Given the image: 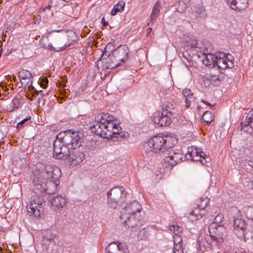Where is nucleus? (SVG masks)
<instances>
[{
  "label": "nucleus",
  "instance_id": "obj_1",
  "mask_svg": "<svg viewBox=\"0 0 253 253\" xmlns=\"http://www.w3.org/2000/svg\"><path fill=\"white\" fill-rule=\"evenodd\" d=\"M33 183L35 189L40 193L45 192L50 195L55 193L59 184L60 170L57 167L43 166L33 171Z\"/></svg>",
  "mask_w": 253,
  "mask_h": 253
},
{
  "label": "nucleus",
  "instance_id": "obj_2",
  "mask_svg": "<svg viewBox=\"0 0 253 253\" xmlns=\"http://www.w3.org/2000/svg\"><path fill=\"white\" fill-rule=\"evenodd\" d=\"M60 140H54L53 145V157L56 159L68 160L70 165L78 166L84 160L85 155L83 151L78 148L69 149L68 147H61Z\"/></svg>",
  "mask_w": 253,
  "mask_h": 253
},
{
  "label": "nucleus",
  "instance_id": "obj_3",
  "mask_svg": "<svg viewBox=\"0 0 253 253\" xmlns=\"http://www.w3.org/2000/svg\"><path fill=\"white\" fill-rule=\"evenodd\" d=\"M177 142V140L175 136L159 134L153 136L144 144V146L148 151L164 154L168 149L172 148Z\"/></svg>",
  "mask_w": 253,
  "mask_h": 253
},
{
  "label": "nucleus",
  "instance_id": "obj_4",
  "mask_svg": "<svg viewBox=\"0 0 253 253\" xmlns=\"http://www.w3.org/2000/svg\"><path fill=\"white\" fill-rule=\"evenodd\" d=\"M142 210L141 205L136 201L127 204L121 212L120 217L121 219H124L125 227L126 229H130L131 231H136L138 229V225L132 224L134 218H131V216L136 214L137 212L139 213Z\"/></svg>",
  "mask_w": 253,
  "mask_h": 253
},
{
  "label": "nucleus",
  "instance_id": "obj_5",
  "mask_svg": "<svg viewBox=\"0 0 253 253\" xmlns=\"http://www.w3.org/2000/svg\"><path fill=\"white\" fill-rule=\"evenodd\" d=\"M60 135V134L57 135L55 140H60L62 143L61 147H68L69 149L80 148L83 142L84 134L80 131L69 129L66 131L65 136L61 137Z\"/></svg>",
  "mask_w": 253,
  "mask_h": 253
},
{
  "label": "nucleus",
  "instance_id": "obj_6",
  "mask_svg": "<svg viewBox=\"0 0 253 253\" xmlns=\"http://www.w3.org/2000/svg\"><path fill=\"white\" fill-rule=\"evenodd\" d=\"M210 203L207 197H201L195 201L193 209L185 213V216L191 221L201 218L207 213L206 208Z\"/></svg>",
  "mask_w": 253,
  "mask_h": 253
},
{
  "label": "nucleus",
  "instance_id": "obj_7",
  "mask_svg": "<svg viewBox=\"0 0 253 253\" xmlns=\"http://www.w3.org/2000/svg\"><path fill=\"white\" fill-rule=\"evenodd\" d=\"M127 195L125 188L123 186L116 187L111 189L107 193L109 206L115 209L118 206L119 201L124 200Z\"/></svg>",
  "mask_w": 253,
  "mask_h": 253
},
{
  "label": "nucleus",
  "instance_id": "obj_8",
  "mask_svg": "<svg viewBox=\"0 0 253 253\" xmlns=\"http://www.w3.org/2000/svg\"><path fill=\"white\" fill-rule=\"evenodd\" d=\"M210 237L214 243V245H218L222 243L224 241V238L226 235V229L225 227L218 224L212 223L209 228Z\"/></svg>",
  "mask_w": 253,
  "mask_h": 253
},
{
  "label": "nucleus",
  "instance_id": "obj_9",
  "mask_svg": "<svg viewBox=\"0 0 253 253\" xmlns=\"http://www.w3.org/2000/svg\"><path fill=\"white\" fill-rule=\"evenodd\" d=\"M42 194H43L40 192V194L33 196L32 201L27 207L30 215H33L36 217L40 215L41 206L44 202Z\"/></svg>",
  "mask_w": 253,
  "mask_h": 253
},
{
  "label": "nucleus",
  "instance_id": "obj_10",
  "mask_svg": "<svg viewBox=\"0 0 253 253\" xmlns=\"http://www.w3.org/2000/svg\"><path fill=\"white\" fill-rule=\"evenodd\" d=\"M106 53V51H105V52L102 54L100 60L97 61V66L98 67L100 62L102 64L103 68L109 69L115 68L121 65L114 56L112 52L108 55H107Z\"/></svg>",
  "mask_w": 253,
  "mask_h": 253
},
{
  "label": "nucleus",
  "instance_id": "obj_11",
  "mask_svg": "<svg viewBox=\"0 0 253 253\" xmlns=\"http://www.w3.org/2000/svg\"><path fill=\"white\" fill-rule=\"evenodd\" d=\"M206 154L202 151L201 148L194 146L188 148L187 153L185 154V157L188 160L194 161H200L203 164L207 163Z\"/></svg>",
  "mask_w": 253,
  "mask_h": 253
},
{
  "label": "nucleus",
  "instance_id": "obj_12",
  "mask_svg": "<svg viewBox=\"0 0 253 253\" xmlns=\"http://www.w3.org/2000/svg\"><path fill=\"white\" fill-rule=\"evenodd\" d=\"M183 154L180 150H173L172 148L164 154L165 162L169 163L170 166H173L181 162L183 158Z\"/></svg>",
  "mask_w": 253,
  "mask_h": 253
},
{
  "label": "nucleus",
  "instance_id": "obj_13",
  "mask_svg": "<svg viewBox=\"0 0 253 253\" xmlns=\"http://www.w3.org/2000/svg\"><path fill=\"white\" fill-rule=\"evenodd\" d=\"M112 52L121 65L128 60L129 49L126 45H120Z\"/></svg>",
  "mask_w": 253,
  "mask_h": 253
},
{
  "label": "nucleus",
  "instance_id": "obj_14",
  "mask_svg": "<svg viewBox=\"0 0 253 253\" xmlns=\"http://www.w3.org/2000/svg\"><path fill=\"white\" fill-rule=\"evenodd\" d=\"M72 38H74V39L72 40L71 41H69L68 42H66L64 43V42H62L61 44H55V46L56 47H53L52 45L50 44H46L44 43H42V41H40V44L41 47L44 48L49 51H54L58 52L61 51L62 49H65L67 47H70L71 45H73L75 44L76 42V39H77V36L75 33H73L71 36Z\"/></svg>",
  "mask_w": 253,
  "mask_h": 253
},
{
  "label": "nucleus",
  "instance_id": "obj_15",
  "mask_svg": "<svg viewBox=\"0 0 253 253\" xmlns=\"http://www.w3.org/2000/svg\"><path fill=\"white\" fill-rule=\"evenodd\" d=\"M127 245L125 243H111L106 248V253H128Z\"/></svg>",
  "mask_w": 253,
  "mask_h": 253
},
{
  "label": "nucleus",
  "instance_id": "obj_16",
  "mask_svg": "<svg viewBox=\"0 0 253 253\" xmlns=\"http://www.w3.org/2000/svg\"><path fill=\"white\" fill-rule=\"evenodd\" d=\"M165 112H158L154 116V123L159 126H168L171 123V119Z\"/></svg>",
  "mask_w": 253,
  "mask_h": 253
},
{
  "label": "nucleus",
  "instance_id": "obj_17",
  "mask_svg": "<svg viewBox=\"0 0 253 253\" xmlns=\"http://www.w3.org/2000/svg\"><path fill=\"white\" fill-rule=\"evenodd\" d=\"M216 57L217 58L216 59L215 67H217L218 68L225 69L234 67L233 62H227L225 53L222 52H218L216 53Z\"/></svg>",
  "mask_w": 253,
  "mask_h": 253
},
{
  "label": "nucleus",
  "instance_id": "obj_18",
  "mask_svg": "<svg viewBox=\"0 0 253 253\" xmlns=\"http://www.w3.org/2000/svg\"><path fill=\"white\" fill-rule=\"evenodd\" d=\"M50 202L51 204V208L54 210H58L63 208L67 203L66 198L61 195H58L53 197Z\"/></svg>",
  "mask_w": 253,
  "mask_h": 253
},
{
  "label": "nucleus",
  "instance_id": "obj_19",
  "mask_svg": "<svg viewBox=\"0 0 253 253\" xmlns=\"http://www.w3.org/2000/svg\"><path fill=\"white\" fill-rule=\"evenodd\" d=\"M241 130L249 134L253 132V112L248 115L245 121L241 122Z\"/></svg>",
  "mask_w": 253,
  "mask_h": 253
},
{
  "label": "nucleus",
  "instance_id": "obj_20",
  "mask_svg": "<svg viewBox=\"0 0 253 253\" xmlns=\"http://www.w3.org/2000/svg\"><path fill=\"white\" fill-rule=\"evenodd\" d=\"M18 77L20 80L24 81L22 82V84H25L28 85L30 83V85L29 86V89L34 88L32 85L33 76L31 72L26 70H22L19 72Z\"/></svg>",
  "mask_w": 253,
  "mask_h": 253
},
{
  "label": "nucleus",
  "instance_id": "obj_21",
  "mask_svg": "<svg viewBox=\"0 0 253 253\" xmlns=\"http://www.w3.org/2000/svg\"><path fill=\"white\" fill-rule=\"evenodd\" d=\"M217 58L216 54L215 55L211 53H204L203 55L202 62L207 66L215 67Z\"/></svg>",
  "mask_w": 253,
  "mask_h": 253
},
{
  "label": "nucleus",
  "instance_id": "obj_22",
  "mask_svg": "<svg viewBox=\"0 0 253 253\" xmlns=\"http://www.w3.org/2000/svg\"><path fill=\"white\" fill-rule=\"evenodd\" d=\"M233 222L235 233L237 234L239 233L240 235L244 234V230L246 229L244 220L238 217L233 219Z\"/></svg>",
  "mask_w": 253,
  "mask_h": 253
},
{
  "label": "nucleus",
  "instance_id": "obj_23",
  "mask_svg": "<svg viewBox=\"0 0 253 253\" xmlns=\"http://www.w3.org/2000/svg\"><path fill=\"white\" fill-rule=\"evenodd\" d=\"M198 249L202 252H204L208 248H210L212 246V242H210L209 237H201L198 241Z\"/></svg>",
  "mask_w": 253,
  "mask_h": 253
},
{
  "label": "nucleus",
  "instance_id": "obj_24",
  "mask_svg": "<svg viewBox=\"0 0 253 253\" xmlns=\"http://www.w3.org/2000/svg\"><path fill=\"white\" fill-rule=\"evenodd\" d=\"M248 5V0H235L230 7L236 11H240L245 9Z\"/></svg>",
  "mask_w": 253,
  "mask_h": 253
},
{
  "label": "nucleus",
  "instance_id": "obj_25",
  "mask_svg": "<svg viewBox=\"0 0 253 253\" xmlns=\"http://www.w3.org/2000/svg\"><path fill=\"white\" fill-rule=\"evenodd\" d=\"M116 126L115 122H109L104 124L103 128V138H110L112 137V131L113 127Z\"/></svg>",
  "mask_w": 253,
  "mask_h": 253
},
{
  "label": "nucleus",
  "instance_id": "obj_26",
  "mask_svg": "<svg viewBox=\"0 0 253 253\" xmlns=\"http://www.w3.org/2000/svg\"><path fill=\"white\" fill-rule=\"evenodd\" d=\"M112 137H117L118 139L121 140L120 139L123 138H126L129 136V134L127 132L122 131V128L120 127L116 123V126L113 127L112 131Z\"/></svg>",
  "mask_w": 253,
  "mask_h": 253
},
{
  "label": "nucleus",
  "instance_id": "obj_27",
  "mask_svg": "<svg viewBox=\"0 0 253 253\" xmlns=\"http://www.w3.org/2000/svg\"><path fill=\"white\" fill-rule=\"evenodd\" d=\"M104 127V124L95 121L94 125L90 126V130L93 133L102 137Z\"/></svg>",
  "mask_w": 253,
  "mask_h": 253
},
{
  "label": "nucleus",
  "instance_id": "obj_28",
  "mask_svg": "<svg viewBox=\"0 0 253 253\" xmlns=\"http://www.w3.org/2000/svg\"><path fill=\"white\" fill-rule=\"evenodd\" d=\"M160 5L159 2H156L154 4L152 13L150 15V22L153 24L156 21L160 11Z\"/></svg>",
  "mask_w": 253,
  "mask_h": 253
},
{
  "label": "nucleus",
  "instance_id": "obj_29",
  "mask_svg": "<svg viewBox=\"0 0 253 253\" xmlns=\"http://www.w3.org/2000/svg\"><path fill=\"white\" fill-rule=\"evenodd\" d=\"M163 112H166L165 113L171 119L176 118L178 115V111L169 106H166L165 108L163 110Z\"/></svg>",
  "mask_w": 253,
  "mask_h": 253
},
{
  "label": "nucleus",
  "instance_id": "obj_30",
  "mask_svg": "<svg viewBox=\"0 0 253 253\" xmlns=\"http://www.w3.org/2000/svg\"><path fill=\"white\" fill-rule=\"evenodd\" d=\"M150 227H147L139 230L137 238L139 240H146L150 235Z\"/></svg>",
  "mask_w": 253,
  "mask_h": 253
},
{
  "label": "nucleus",
  "instance_id": "obj_31",
  "mask_svg": "<svg viewBox=\"0 0 253 253\" xmlns=\"http://www.w3.org/2000/svg\"><path fill=\"white\" fill-rule=\"evenodd\" d=\"M228 215L229 217L233 219L238 218L240 215V211L236 207H232L228 211Z\"/></svg>",
  "mask_w": 253,
  "mask_h": 253
},
{
  "label": "nucleus",
  "instance_id": "obj_32",
  "mask_svg": "<svg viewBox=\"0 0 253 253\" xmlns=\"http://www.w3.org/2000/svg\"><path fill=\"white\" fill-rule=\"evenodd\" d=\"M125 2L124 1H120L117 4L114 6L111 11L113 15H115L118 12H122L124 10Z\"/></svg>",
  "mask_w": 253,
  "mask_h": 253
},
{
  "label": "nucleus",
  "instance_id": "obj_33",
  "mask_svg": "<svg viewBox=\"0 0 253 253\" xmlns=\"http://www.w3.org/2000/svg\"><path fill=\"white\" fill-rule=\"evenodd\" d=\"M20 105V99L18 98H14L13 99L9 106H7V110L10 112H12L14 110L18 109Z\"/></svg>",
  "mask_w": 253,
  "mask_h": 253
},
{
  "label": "nucleus",
  "instance_id": "obj_34",
  "mask_svg": "<svg viewBox=\"0 0 253 253\" xmlns=\"http://www.w3.org/2000/svg\"><path fill=\"white\" fill-rule=\"evenodd\" d=\"M174 247L173 252L183 250L181 245L182 239L180 236H173Z\"/></svg>",
  "mask_w": 253,
  "mask_h": 253
},
{
  "label": "nucleus",
  "instance_id": "obj_35",
  "mask_svg": "<svg viewBox=\"0 0 253 253\" xmlns=\"http://www.w3.org/2000/svg\"><path fill=\"white\" fill-rule=\"evenodd\" d=\"M213 116L212 113L209 111H206L202 116V120L206 123L207 125H210L213 121Z\"/></svg>",
  "mask_w": 253,
  "mask_h": 253
},
{
  "label": "nucleus",
  "instance_id": "obj_36",
  "mask_svg": "<svg viewBox=\"0 0 253 253\" xmlns=\"http://www.w3.org/2000/svg\"><path fill=\"white\" fill-rule=\"evenodd\" d=\"M189 3L182 0H179L178 3L177 10L180 12H184L188 7Z\"/></svg>",
  "mask_w": 253,
  "mask_h": 253
},
{
  "label": "nucleus",
  "instance_id": "obj_37",
  "mask_svg": "<svg viewBox=\"0 0 253 253\" xmlns=\"http://www.w3.org/2000/svg\"><path fill=\"white\" fill-rule=\"evenodd\" d=\"M107 114L102 113L101 114L98 115L95 117V121L100 123L102 124H107L106 121L107 120Z\"/></svg>",
  "mask_w": 253,
  "mask_h": 253
},
{
  "label": "nucleus",
  "instance_id": "obj_38",
  "mask_svg": "<svg viewBox=\"0 0 253 253\" xmlns=\"http://www.w3.org/2000/svg\"><path fill=\"white\" fill-rule=\"evenodd\" d=\"M169 230L171 232L174 233V236H180L182 232V228L178 226L177 224L171 225L169 227Z\"/></svg>",
  "mask_w": 253,
  "mask_h": 253
},
{
  "label": "nucleus",
  "instance_id": "obj_39",
  "mask_svg": "<svg viewBox=\"0 0 253 253\" xmlns=\"http://www.w3.org/2000/svg\"><path fill=\"white\" fill-rule=\"evenodd\" d=\"M244 211L247 217L253 221V208L251 206L244 207Z\"/></svg>",
  "mask_w": 253,
  "mask_h": 253
},
{
  "label": "nucleus",
  "instance_id": "obj_40",
  "mask_svg": "<svg viewBox=\"0 0 253 253\" xmlns=\"http://www.w3.org/2000/svg\"><path fill=\"white\" fill-rule=\"evenodd\" d=\"M54 236L51 233V231L50 230H46L45 231V234L44 235L43 239L44 241L46 240V241L51 242L54 240Z\"/></svg>",
  "mask_w": 253,
  "mask_h": 253
},
{
  "label": "nucleus",
  "instance_id": "obj_41",
  "mask_svg": "<svg viewBox=\"0 0 253 253\" xmlns=\"http://www.w3.org/2000/svg\"><path fill=\"white\" fill-rule=\"evenodd\" d=\"M195 8L193 11L195 12L198 16L200 17L204 16L205 10L203 6L200 5L198 8L195 7Z\"/></svg>",
  "mask_w": 253,
  "mask_h": 253
},
{
  "label": "nucleus",
  "instance_id": "obj_42",
  "mask_svg": "<svg viewBox=\"0 0 253 253\" xmlns=\"http://www.w3.org/2000/svg\"><path fill=\"white\" fill-rule=\"evenodd\" d=\"M224 215L222 213H219L214 218V222L217 224H220L223 220Z\"/></svg>",
  "mask_w": 253,
  "mask_h": 253
},
{
  "label": "nucleus",
  "instance_id": "obj_43",
  "mask_svg": "<svg viewBox=\"0 0 253 253\" xmlns=\"http://www.w3.org/2000/svg\"><path fill=\"white\" fill-rule=\"evenodd\" d=\"M195 97L194 96H191V97L185 98V107L189 108L192 102L195 101Z\"/></svg>",
  "mask_w": 253,
  "mask_h": 253
},
{
  "label": "nucleus",
  "instance_id": "obj_44",
  "mask_svg": "<svg viewBox=\"0 0 253 253\" xmlns=\"http://www.w3.org/2000/svg\"><path fill=\"white\" fill-rule=\"evenodd\" d=\"M182 94L185 98L191 97V96H194L193 93L189 88L184 89L182 91Z\"/></svg>",
  "mask_w": 253,
  "mask_h": 253
},
{
  "label": "nucleus",
  "instance_id": "obj_45",
  "mask_svg": "<svg viewBox=\"0 0 253 253\" xmlns=\"http://www.w3.org/2000/svg\"><path fill=\"white\" fill-rule=\"evenodd\" d=\"M197 44V41L195 39H190L189 41L187 42V45L188 46L192 47H196Z\"/></svg>",
  "mask_w": 253,
  "mask_h": 253
},
{
  "label": "nucleus",
  "instance_id": "obj_46",
  "mask_svg": "<svg viewBox=\"0 0 253 253\" xmlns=\"http://www.w3.org/2000/svg\"><path fill=\"white\" fill-rule=\"evenodd\" d=\"M39 176V183H41L42 181H43L44 182H46L47 180H48V179L46 178V174L44 175H42V174H40Z\"/></svg>",
  "mask_w": 253,
  "mask_h": 253
},
{
  "label": "nucleus",
  "instance_id": "obj_47",
  "mask_svg": "<svg viewBox=\"0 0 253 253\" xmlns=\"http://www.w3.org/2000/svg\"><path fill=\"white\" fill-rule=\"evenodd\" d=\"M48 84V81L47 78H43L42 79V85L43 88H45L47 87Z\"/></svg>",
  "mask_w": 253,
  "mask_h": 253
},
{
  "label": "nucleus",
  "instance_id": "obj_48",
  "mask_svg": "<svg viewBox=\"0 0 253 253\" xmlns=\"http://www.w3.org/2000/svg\"><path fill=\"white\" fill-rule=\"evenodd\" d=\"M31 119V116L27 117L26 118L24 119V120H22L20 122L18 123L17 124L18 127L20 125H22L24 124L26 122L30 120Z\"/></svg>",
  "mask_w": 253,
  "mask_h": 253
},
{
  "label": "nucleus",
  "instance_id": "obj_49",
  "mask_svg": "<svg viewBox=\"0 0 253 253\" xmlns=\"http://www.w3.org/2000/svg\"><path fill=\"white\" fill-rule=\"evenodd\" d=\"M107 120L106 121L107 123L115 122L114 117L113 116L109 115L107 114Z\"/></svg>",
  "mask_w": 253,
  "mask_h": 253
},
{
  "label": "nucleus",
  "instance_id": "obj_50",
  "mask_svg": "<svg viewBox=\"0 0 253 253\" xmlns=\"http://www.w3.org/2000/svg\"><path fill=\"white\" fill-rule=\"evenodd\" d=\"M226 58H227V61L228 62H233V61L234 60V57L232 56L231 54L226 55Z\"/></svg>",
  "mask_w": 253,
  "mask_h": 253
},
{
  "label": "nucleus",
  "instance_id": "obj_51",
  "mask_svg": "<svg viewBox=\"0 0 253 253\" xmlns=\"http://www.w3.org/2000/svg\"><path fill=\"white\" fill-rule=\"evenodd\" d=\"M51 6H52L51 4H48V5H47L45 7H42L41 9V10H42L43 11H44L46 9H49L51 7Z\"/></svg>",
  "mask_w": 253,
  "mask_h": 253
},
{
  "label": "nucleus",
  "instance_id": "obj_52",
  "mask_svg": "<svg viewBox=\"0 0 253 253\" xmlns=\"http://www.w3.org/2000/svg\"><path fill=\"white\" fill-rule=\"evenodd\" d=\"M235 0H226L227 4L230 7V5H232V3L235 2Z\"/></svg>",
  "mask_w": 253,
  "mask_h": 253
},
{
  "label": "nucleus",
  "instance_id": "obj_53",
  "mask_svg": "<svg viewBox=\"0 0 253 253\" xmlns=\"http://www.w3.org/2000/svg\"><path fill=\"white\" fill-rule=\"evenodd\" d=\"M26 96L30 100H33V98L34 96V95H32L31 96H30L29 94H26Z\"/></svg>",
  "mask_w": 253,
  "mask_h": 253
},
{
  "label": "nucleus",
  "instance_id": "obj_54",
  "mask_svg": "<svg viewBox=\"0 0 253 253\" xmlns=\"http://www.w3.org/2000/svg\"><path fill=\"white\" fill-rule=\"evenodd\" d=\"M202 102L204 103L205 104H206L207 105H209V106H213L212 105H211L210 103H209L208 102H207L206 101H205L204 100H202Z\"/></svg>",
  "mask_w": 253,
  "mask_h": 253
},
{
  "label": "nucleus",
  "instance_id": "obj_55",
  "mask_svg": "<svg viewBox=\"0 0 253 253\" xmlns=\"http://www.w3.org/2000/svg\"><path fill=\"white\" fill-rule=\"evenodd\" d=\"M101 22L102 23H103V25L104 26H105L107 25V23L105 22V18L104 17H103L101 19Z\"/></svg>",
  "mask_w": 253,
  "mask_h": 253
},
{
  "label": "nucleus",
  "instance_id": "obj_56",
  "mask_svg": "<svg viewBox=\"0 0 253 253\" xmlns=\"http://www.w3.org/2000/svg\"><path fill=\"white\" fill-rule=\"evenodd\" d=\"M248 163L249 166L253 168V161H250Z\"/></svg>",
  "mask_w": 253,
  "mask_h": 253
},
{
  "label": "nucleus",
  "instance_id": "obj_57",
  "mask_svg": "<svg viewBox=\"0 0 253 253\" xmlns=\"http://www.w3.org/2000/svg\"><path fill=\"white\" fill-rule=\"evenodd\" d=\"M173 253H184L183 250L177 251H174Z\"/></svg>",
  "mask_w": 253,
  "mask_h": 253
},
{
  "label": "nucleus",
  "instance_id": "obj_58",
  "mask_svg": "<svg viewBox=\"0 0 253 253\" xmlns=\"http://www.w3.org/2000/svg\"><path fill=\"white\" fill-rule=\"evenodd\" d=\"M112 46V45L111 44L109 43V44H107V45L106 46V47L105 48V50H106L107 49V48H108L109 46Z\"/></svg>",
  "mask_w": 253,
  "mask_h": 253
},
{
  "label": "nucleus",
  "instance_id": "obj_59",
  "mask_svg": "<svg viewBox=\"0 0 253 253\" xmlns=\"http://www.w3.org/2000/svg\"><path fill=\"white\" fill-rule=\"evenodd\" d=\"M42 90H40V91H36V94H38L39 92H42Z\"/></svg>",
  "mask_w": 253,
  "mask_h": 253
},
{
  "label": "nucleus",
  "instance_id": "obj_60",
  "mask_svg": "<svg viewBox=\"0 0 253 253\" xmlns=\"http://www.w3.org/2000/svg\"><path fill=\"white\" fill-rule=\"evenodd\" d=\"M251 183H252V188H253V180H252L251 181Z\"/></svg>",
  "mask_w": 253,
  "mask_h": 253
},
{
  "label": "nucleus",
  "instance_id": "obj_61",
  "mask_svg": "<svg viewBox=\"0 0 253 253\" xmlns=\"http://www.w3.org/2000/svg\"><path fill=\"white\" fill-rule=\"evenodd\" d=\"M41 95L42 96H44L45 95V94L44 93H41Z\"/></svg>",
  "mask_w": 253,
  "mask_h": 253
},
{
  "label": "nucleus",
  "instance_id": "obj_62",
  "mask_svg": "<svg viewBox=\"0 0 253 253\" xmlns=\"http://www.w3.org/2000/svg\"><path fill=\"white\" fill-rule=\"evenodd\" d=\"M1 51H0V57L1 56Z\"/></svg>",
  "mask_w": 253,
  "mask_h": 253
},
{
  "label": "nucleus",
  "instance_id": "obj_63",
  "mask_svg": "<svg viewBox=\"0 0 253 253\" xmlns=\"http://www.w3.org/2000/svg\"><path fill=\"white\" fill-rule=\"evenodd\" d=\"M0 251L1 252H2V250L1 248H0Z\"/></svg>",
  "mask_w": 253,
  "mask_h": 253
},
{
  "label": "nucleus",
  "instance_id": "obj_64",
  "mask_svg": "<svg viewBox=\"0 0 253 253\" xmlns=\"http://www.w3.org/2000/svg\"><path fill=\"white\" fill-rule=\"evenodd\" d=\"M149 29H150V30H152L151 28H149Z\"/></svg>",
  "mask_w": 253,
  "mask_h": 253
}]
</instances>
